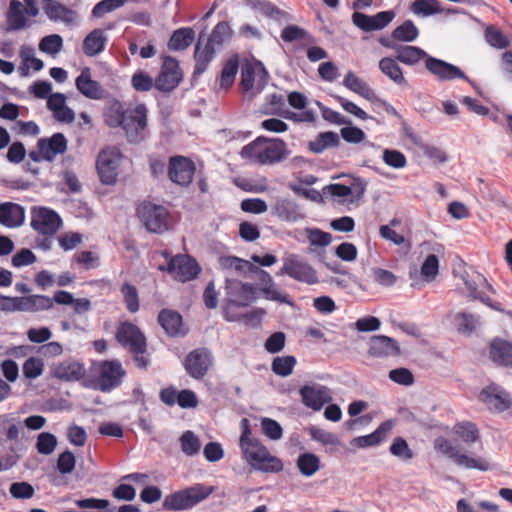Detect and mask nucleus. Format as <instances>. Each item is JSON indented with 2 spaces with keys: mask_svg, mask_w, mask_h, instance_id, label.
I'll return each mask as SVG.
<instances>
[{
  "mask_svg": "<svg viewBox=\"0 0 512 512\" xmlns=\"http://www.w3.org/2000/svg\"><path fill=\"white\" fill-rule=\"evenodd\" d=\"M280 275H287L290 278L313 285L319 282L316 270L296 254H289L283 259V266L279 271Z\"/></svg>",
  "mask_w": 512,
  "mask_h": 512,
  "instance_id": "10",
  "label": "nucleus"
},
{
  "mask_svg": "<svg viewBox=\"0 0 512 512\" xmlns=\"http://www.w3.org/2000/svg\"><path fill=\"white\" fill-rule=\"evenodd\" d=\"M158 322L168 335H185L186 328L179 313L164 309L159 313Z\"/></svg>",
  "mask_w": 512,
  "mask_h": 512,
  "instance_id": "34",
  "label": "nucleus"
},
{
  "mask_svg": "<svg viewBox=\"0 0 512 512\" xmlns=\"http://www.w3.org/2000/svg\"><path fill=\"white\" fill-rule=\"evenodd\" d=\"M454 323L460 332L471 333L479 325V319L472 314L458 313L454 317Z\"/></svg>",
  "mask_w": 512,
  "mask_h": 512,
  "instance_id": "57",
  "label": "nucleus"
},
{
  "mask_svg": "<svg viewBox=\"0 0 512 512\" xmlns=\"http://www.w3.org/2000/svg\"><path fill=\"white\" fill-rule=\"evenodd\" d=\"M213 364V356L206 348L191 351L185 359V369L194 379L203 378Z\"/></svg>",
  "mask_w": 512,
  "mask_h": 512,
  "instance_id": "16",
  "label": "nucleus"
},
{
  "mask_svg": "<svg viewBox=\"0 0 512 512\" xmlns=\"http://www.w3.org/2000/svg\"><path fill=\"white\" fill-rule=\"evenodd\" d=\"M39 8L34 0H11L7 12V29L18 31L29 25L26 16L36 17Z\"/></svg>",
  "mask_w": 512,
  "mask_h": 512,
  "instance_id": "11",
  "label": "nucleus"
},
{
  "mask_svg": "<svg viewBox=\"0 0 512 512\" xmlns=\"http://www.w3.org/2000/svg\"><path fill=\"white\" fill-rule=\"evenodd\" d=\"M106 42L104 31L94 29L83 40V52L89 57L96 56L104 50Z\"/></svg>",
  "mask_w": 512,
  "mask_h": 512,
  "instance_id": "35",
  "label": "nucleus"
},
{
  "mask_svg": "<svg viewBox=\"0 0 512 512\" xmlns=\"http://www.w3.org/2000/svg\"><path fill=\"white\" fill-rule=\"evenodd\" d=\"M137 212L141 223L149 232L163 233L169 229L170 214L165 207L153 203H142Z\"/></svg>",
  "mask_w": 512,
  "mask_h": 512,
  "instance_id": "9",
  "label": "nucleus"
},
{
  "mask_svg": "<svg viewBox=\"0 0 512 512\" xmlns=\"http://www.w3.org/2000/svg\"><path fill=\"white\" fill-rule=\"evenodd\" d=\"M163 506L166 509L172 511H181L191 508L183 490L166 496L163 502Z\"/></svg>",
  "mask_w": 512,
  "mask_h": 512,
  "instance_id": "53",
  "label": "nucleus"
},
{
  "mask_svg": "<svg viewBox=\"0 0 512 512\" xmlns=\"http://www.w3.org/2000/svg\"><path fill=\"white\" fill-rule=\"evenodd\" d=\"M479 400L499 412L508 410L512 406L510 395L496 384L483 388L479 394Z\"/></svg>",
  "mask_w": 512,
  "mask_h": 512,
  "instance_id": "23",
  "label": "nucleus"
},
{
  "mask_svg": "<svg viewBox=\"0 0 512 512\" xmlns=\"http://www.w3.org/2000/svg\"><path fill=\"white\" fill-rule=\"evenodd\" d=\"M57 446L56 437L49 432H42L37 436L36 449L42 455H50Z\"/></svg>",
  "mask_w": 512,
  "mask_h": 512,
  "instance_id": "60",
  "label": "nucleus"
},
{
  "mask_svg": "<svg viewBox=\"0 0 512 512\" xmlns=\"http://www.w3.org/2000/svg\"><path fill=\"white\" fill-rule=\"evenodd\" d=\"M118 342L130 352L139 354L146 350V339L137 326L122 323L116 333Z\"/></svg>",
  "mask_w": 512,
  "mask_h": 512,
  "instance_id": "14",
  "label": "nucleus"
},
{
  "mask_svg": "<svg viewBox=\"0 0 512 512\" xmlns=\"http://www.w3.org/2000/svg\"><path fill=\"white\" fill-rule=\"evenodd\" d=\"M271 210L273 215L286 222H296L304 217L300 206L286 197H277Z\"/></svg>",
  "mask_w": 512,
  "mask_h": 512,
  "instance_id": "26",
  "label": "nucleus"
},
{
  "mask_svg": "<svg viewBox=\"0 0 512 512\" xmlns=\"http://www.w3.org/2000/svg\"><path fill=\"white\" fill-rule=\"evenodd\" d=\"M25 221L24 208L16 203L5 202L0 204V224L8 228L21 226Z\"/></svg>",
  "mask_w": 512,
  "mask_h": 512,
  "instance_id": "31",
  "label": "nucleus"
},
{
  "mask_svg": "<svg viewBox=\"0 0 512 512\" xmlns=\"http://www.w3.org/2000/svg\"><path fill=\"white\" fill-rule=\"evenodd\" d=\"M19 56L22 60V64L19 67V71L22 76H28L30 69L40 71L44 66L43 61L35 56V49L33 46H21Z\"/></svg>",
  "mask_w": 512,
  "mask_h": 512,
  "instance_id": "36",
  "label": "nucleus"
},
{
  "mask_svg": "<svg viewBox=\"0 0 512 512\" xmlns=\"http://www.w3.org/2000/svg\"><path fill=\"white\" fill-rule=\"evenodd\" d=\"M490 359L499 366L512 367V343L501 339H493L489 346Z\"/></svg>",
  "mask_w": 512,
  "mask_h": 512,
  "instance_id": "32",
  "label": "nucleus"
},
{
  "mask_svg": "<svg viewBox=\"0 0 512 512\" xmlns=\"http://www.w3.org/2000/svg\"><path fill=\"white\" fill-rule=\"evenodd\" d=\"M37 147L46 161H52L66 151L67 140L62 133H55L50 138L39 139Z\"/></svg>",
  "mask_w": 512,
  "mask_h": 512,
  "instance_id": "30",
  "label": "nucleus"
},
{
  "mask_svg": "<svg viewBox=\"0 0 512 512\" xmlns=\"http://www.w3.org/2000/svg\"><path fill=\"white\" fill-rule=\"evenodd\" d=\"M297 468L305 477H311L320 469V459L313 453H303L297 459Z\"/></svg>",
  "mask_w": 512,
  "mask_h": 512,
  "instance_id": "45",
  "label": "nucleus"
},
{
  "mask_svg": "<svg viewBox=\"0 0 512 512\" xmlns=\"http://www.w3.org/2000/svg\"><path fill=\"white\" fill-rule=\"evenodd\" d=\"M366 185L360 181L353 182L350 186L342 184H331L325 187L327 191L336 199V201L343 205H349L358 202L364 195Z\"/></svg>",
  "mask_w": 512,
  "mask_h": 512,
  "instance_id": "17",
  "label": "nucleus"
},
{
  "mask_svg": "<svg viewBox=\"0 0 512 512\" xmlns=\"http://www.w3.org/2000/svg\"><path fill=\"white\" fill-rule=\"evenodd\" d=\"M343 84L346 88L367 100L372 101L376 98L375 92L369 87V85L351 71L347 72L345 75Z\"/></svg>",
  "mask_w": 512,
  "mask_h": 512,
  "instance_id": "37",
  "label": "nucleus"
},
{
  "mask_svg": "<svg viewBox=\"0 0 512 512\" xmlns=\"http://www.w3.org/2000/svg\"><path fill=\"white\" fill-rule=\"evenodd\" d=\"M181 450L188 456L197 454L200 450V441L192 431H186L180 437Z\"/></svg>",
  "mask_w": 512,
  "mask_h": 512,
  "instance_id": "58",
  "label": "nucleus"
},
{
  "mask_svg": "<svg viewBox=\"0 0 512 512\" xmlns=\"http://www.w3.org/2000/svg\"><path fill=\"white\" fill-rule=\"evenodd\" d=\"M425 68L439 81L468 80L465 73L459 67L432 56L427 57Z\"/></svg>",
  "mask_w": 512,
  "mask_h": 512,
  "instance_id": "18",
  "label": "nucleus"
},
{
  "mask_svg": "<svg viewBox=\"0 0 512 512\" xmlns=\"http://www.w3.org/2000/svg\"><path fill=\"white\" fill-rule=\"evenodd\" d=\"M131 85L138 92H147L155 85V79L143 70H137L131 77Z\"/></svg>",
  "mask_w": 512,
  "mask_h": 512,
  "instance_id": "54",
  "label": "nucleus"
},
{
  "mask_svg": "<svg viewBox=\"0 0 512 512\" xmlns=\"http://www.w3.org/2000/svg\"><path fill=\"white\" fill-rule=\"evenodd\" d=\"M66 100L63 93H53L47 99V108L58 122L72 123L75 120V113L67 106Z\"/></svg>",
  "mask_w": 512,
  "mask_h": 512,
  "instance_id": "29",
  "label": "nucleus"
},
{
  "mask_svg": "<svg viewBox=\"0 0 512 512\" xmlns=\"http://www.w3.org/2000/svg\"><path fill=\"white\" fill-rule=\"evenodd\" d=\"M121 155L116 148L104 149L97 159V170L100 179L105 184H113L118 176Z\"/></svg>",
  "mask_w": 512,
  "mask_h": 512,
  "instance_id": "13",
  "label": "nucleus"
},
{
  "mask_svg": "<svg viewBox=\"0 0 512 512\" xmlns=\"http://www.w3.org/2000/svg\"><path fill=\"white\" fill-rule=\"evenodd\" d=\"M121 293L127 309L132 313L137 312L139 310V298L136 287L129 283H124L121 287Z\"/></svg>",
  "mask_w": 512,
  "mask_h": 512,
  "instance_id": "62",
  "label": "nucleus"
},
{
  "mask_svg": "<svg viewBox=\"0 0 512 512\" xmlns=\"http://www.w3.org/2000/svg\"><path fill=\"white\" fill-rule=\"evenodd\" d=\"M91 374V387L109 392L122 383L126 371L118 360H102L92 364Z\"/></svg>",
  "mask_w": 512,
  "mask_h": 512,
  "instance_id": "6",
  "label": "nucleus"
},
{
  "mask_svg": "<svg viewBox=\"0 0 512 512\" xmlns=\"http://www.w3.org/2000/svg\"><path fill=\"white\" fill-rule=\"evenodd\" d=\"M434 448L437 452L450 458L453 463L459 467L479 471H488L491 469V464L487 458L461 452L444 437H438L434 440Z\"/></svg>",
  "mask_w": 512,
  "mask_h": 512,
  "instance_id": "7",
  "label": "nucleus"
},
{
  "mask_svg": "<svg viewBox=\"0 0 512 512\" xmlns=\"http://www.w3.org/2000/svg\"><path fill=\"white\" fill-rule=\"evenodd\" d=\"M168 271L176 280L186 282L194 279L200 269L196 261L191 257L178 255L170 261Z\"/></svg>",
  "mask_w": 512,
  "mask_h": 512,
  "instance_id": "21",
  "label": "nucleus"
},
{
  "mask_svg": "<svg viewBox=\"0 0 512 512\" xmlns=\"http://www.w3.org/2000/svg\"><path fill=\"white\" fill-rule=\"evenodd\" d=\"M311 438L324 446L337 447L340 441L335 434L321 428L312 427L310 429Z\"/></svg>",
  "mask_w": 512,
  "mask_h": 512,
  "instance_id": "64",
  "label": "nucleus"
},
{
  "mask_svg": "<svg viewBox=\"0 0 512 512\" xmlns=\"http://www.w3.org/2000/svg\"><path fill=\"white\" fill-rule=\"evenodd\" d=\"M345 125L346 126L342 127L340 130V136L345 142L349 144H360L366 140L367 136L362 129L352 126L351 124Z\"/></svg>",
  "mask_w": 512,
  "mask_h": 512,
  "instance_id": "59",
  "label": "nucleus"
},
{
  "mask_svg": "<svg viewBox=\"0 0 512 512\" xmlns=\"http://www.w3.org/2000/svg\"><path fill=\"white\" fill-rule=\"evenodd\" d=\"M379 69L390 80L398 85L406 84L402 69L397 61L390 57H384L379 61Z\"/></svg>",
  "mask_w": 512,
  "mask_h": 512,
  "instance_id": "42",
  "label": "nucleus"
},
{
  "mask_svg": "<svg viewBox=\"0 0 512 512\" xmlns=\"http://www.w3.org/2000/svg\"><path fill=\"white\" fill-rule=\"evenodd\" d=\"M269 74L264 65L257 60H247L241 68L240 87L243 93L253 98L267 85Z\"/></svg>",
  "mask_w": 512,
  "mask_h": 512,
  "instance_id": "8",
  "label": "nucleus"
},
{
  "mask_svg": "<svg viewBox=\"0 0 512 512\" xmlns=\"http://www.w3.org/2000/svg\"><path fill=\"white\" fill-rule=\"evenodd\" d=\"M85 373L84 365L74 360H66L51 366L52 377L64 381L80 380L84 377Z\"/></svg>",
  "mask_w": 512,
  "mask_h": 512,
  "instance_id": "28",
  "label": "nucleus"
},
{
  "mask_svg": "<svg viewBox=\"0 0 512 512\" xmlns=\"http://www.w3.org/2000/svg\"><path fill=\"white\" fill-rule=\"evenodd\" d=\"M382 160L386 165L395 169H402L407 165L405 155L398 150L385 149L382 154Z\"/></svg>",
  "mask_w": 512,
  "mask_h": 512,
  "instance_id": "63",
  "label": "nucleus"
},
{
  "mask_svg": "<svg viewBox=\"0 0 512 512\" xmlns=\"http://www.w3.org/2000/svg\"><path fill=\"white\" fill-rule=\"evenodd\" d=\"M215 54V47L208 43L202 44L201 39L195 47L194 57L196 60L195 70L196 74H202L208 67L210 61L213 59Z\"/></svg>",
  "mask_w": 512,
  "mask_h": 512,
  "instance_id": "38",
  "label": "nucleus"
},
{
  "mask_svg": "<svg viewBox=\"0 0 512 512\" xmlns=\"http://www.w3.org/2000/svg\"><path fill=\"white\" fill-rule=\"evenodd\" d=\"M399 347L396 341L388 336H373L369 343V354L374 357H388L397 355Z\"/></svg>",
  "mask_w": 512,
  "mask_h": 512,
  "instance_id": "33",
  "label": "nucleus"
},
{
  "mask_svg": "<svg viewBox=\"0 0 512 512\" xmlns=\"http://www.w3.org/2000/svg\"><path fill=\"white\" fill-rule=\"evenodd\" d=\"M419 248L421 250V254L427 252V256L420 269L415 265L409 269L411 287L417 289H420L426 283H430L435 280L439 273V259L437 254L442 252V246L436 243L432 244L424 242Z\"/></svg>",
  "mask_w": 512,
  "mask_h": 512,
  "instance_id": "5",
  "label": "nucleus"
},
{
  "mask_svg": "<svg viewBox=\"0 0 512 512\" xmlns=\"http://www.w3.org/2000/svg\"><path fill=\"white\" fill-rule=\"evenodd\" d=\"M340 145V138L336 132L327 131L320 133L315 141L311 142V150L316 153H321L327 148L338 147Z\"/></svg>",
  "mask_w": 512,
  "mask_h": 512,
  "instance_id": "47",
  "label": "nucleus"
},
{
  "mask_svg": "<svg viewBox=\"0 0 512 512\" xmlns=\"http://www.w3.org/2000/svg\"><path fill=\"white\" fill-rule=\"evenodd\" d=\"M43 10L51 21L62 22L67 25L77 23V13L55 0H43Z\"/></svg>",
  "mask_w": 512,
  "mask_h": 512,
  "instance_id": "27",
  "label": "nucleus"
},
{
  "mask_svg": "<svg viewBox=\"0 0 512 512\" xmlns=\"http://www.w3.org/2000/svg\"><path fill=\"white\" fill-rule=\"evenodd\" d=\"M32 229L43 236H52L62 225V219L57 212L52 209L36 206L31 209Z\"/></svg>",
  "mask_w": 512,
  "mask_h": 512,
  "instance_id": "12",
  "label": "nucleus"
},
{
  "mask_svg": "<svg viewBox=\"0 0 512 512\" xmlns=\"http://www.w3.org/2000/svg\"><path fill=\"white\" fill-rule=\"evenodd\" d=\"M409 10L420 17H429L442 12L438 0H415L411 3Z\"/></svg>",
  "mask_w": 512,
  "mask_h": 512,
  "instance_id": "44",
  "label": "nucleus"
},
{
  "mask_svg": "<svg viewBox=\"0 0 512 512\" xmlns=\"http://www.w3.org/2000/svg\"><path fill=\"white\" fill-rule=\"evenodd\" d=\"M257 298V288L254 285L228 279L222 304L224 318L229 322L240 321L241 314L237 309L249 306Z\"/></svg>",
  "mask_w": 512,
  "mask_h": 512,
  "instance_id": "4",
  "label": "nucleus"
},
{
  "mask_svg": "<svg viewBox=\"0 0 512 512\" xmlns=\"http://www.w3.org/2000/svg\"><path fill=\"white\" fill-rule=\"evenodd\" d=\"M463 280H464V283H465V286H466L469 296H471L473 298H480L482 302H484L486 305L490 306L491 308H493L497 311H502V309L499 306L492 304L488 298H483L478 293V288L486 283L485 278L481 274H479L477 272H473L471 275L467 274L466 277H463Z\"/></svg>",
  "mask_w": 512,
  "mask_h": 512,
  "instance_id": "40",
  "label": "nucleus"
},
{
  "mask_svg": "<svg viewBox=\"0 0 512 512\" xmlns=\"http://www.w3.org/2000/svg\"><path fill=\"white\" fill-rule=\"evenodd\" d=\"M238 68H239V62H238L237 57L230 58L229 60L226 61V63L224 64V66L222 68L221 76H220V86L222 88L227 89L232 86V84L234 83L236 74L238 72Z\"/></svg>",
  "mask_w": 512,
  "mask_h": 512,
  "instance_id": "50",
  "label": "nucleus"
},
{
  "mask_svg": "<svg viewBox=\"0 0 512 512\" xmlns=\"http://www.w3.org/2000/svg\"><path fill=\"white\" fill-rule=\"evenodd\" d=\"M296 365V359L293 356H278L272 362V371L281 377L290 375Z\"/></svg>",
  "mask_w": 512,
  "mask_h": 512,
  "instance_id": "52",
  "label": "nucleus"
},
{
  "mask_svg": "<svg viewBox=\"0 0 512 512\" xmlns=\"http://www.w3.org/2000/svg\"><path fill=\"white\" fill-rule=\"evenodd\" d=\"M44 367V361L41 358L31 356L23 363L22 372L25 378L33 380L43 374Z\"/></svg>",
  "mask_w": 512,
  "mask_h": 512,
  "instance_id": "51",
  "label": "nucleus"
},
{
  "mask_svg": "<svg viewBox=\"0 0 512 512\" xmlns=\"http://www.w3.org/2000/svg\"><path fill=\"white\" fill-rule=\"evenodd\" d=\"M453 432L464 443H474L479 440V431L474 423L462 422L454 426Z\"/></svg>",
  "mask_w": 512,
  "mask_h": 512,
  "instance_id": "49",
  "label": "nucleus"
},
{
  "mask_svg": "<svg viewBox=\"0 0 512 512\" xmlns=\"http://www.w3.org/2000/svg\"><path fill=\"white\" fill-rule=\"evenodd\" d=\"M418 35L419 30L411 20H406L392 32V37L395 40L402 42H412L418 37Z\"/></svg>",
  "mask_w": 512,
  "mask_h": 512,
  "instance_id": "48",
  "label": "nucleus"
},
{
  "mask_svg": "<svg viewBox=\"0 0 512 512\" xmlns=\"http://www.w3.org/2000/svg\"><path fill=\"white\" fill-rule=\"evenodd\" d=\"M300 395L304 405L315 411L332 401L330 389L322 385L303 386Z\"/></svg>",
  "mask_w": 512,
  "mask_h": 512,
  "instance_id": "24",
  "label": "nucleus"
},
{
  "mask_svg": "<svg viewBox=\"0 0 512 512\" xmlns=\"http://www.w3.org/2000/svg\"><path fill=\"white\" fill-rule=\"evenodd\" d=\"M195 37L192 28H179L175 30L168 42V48L173 51H181L188 48Z\"/></svg>",
  "mask_w": 512,
  "mask_h": 512,
  "instance_id": "39",
  "label": "nucleus"
},
{
  "mask_svg": "<svg viewBox=\"0 0 512 512\" xmlns=\"http://www.w3.org/2000/svg\"><path fill=\"white\" fill-rule=\"evenodd\" d=\"M485 39L490 46L497 49L506 48L510 44L508 37L494 26L485 29Z\"/></svg>",
  "mask_w": 512,
  "mask_h": 512,
  "instance_id": "56",
  "label": "nucleus"
},
{
  "mask_svg": "<svg viewBox=\"0 0 512 512\" xmlns=\"http://www.w3.org/2000/svg\"><path fill=\"white\" fill-rule=\"evenodd\" d=\"M247 6L268 17L277 18L280 10L267 0H245Z\"/></svg>",
  "mask_w": 512,
  "mask_h": 512,
  "instance_id": "61",
  "label": "nucleus"
},
{
  "mask_svg": "<svg viewBox=\"0 0 512 512\" xmlns=\"http://www.w3.org/2000/svg\"><path fill=\"white\" fill-rule=\"evenodd\" d=\"M183 491L186 495L190 507L192 508L193 506L209 497L214 492V487L203 484H196L194 486L183 489Z\"/></svg>",
  "mask_w": 512,
  "mask_h": 512,
  "instance_id": "46",
  "label": "nucleus"
},
{
  "mask_svg": "<svg viewBox=\"0 0 512 512\" xmlns=\"http://www.w3.org/2000/svg\"><path fill=\"white\" fill-rule=\"evenodd\" d=\"M76 89L84 97L91 100H101L106 95L104 87L92 78L90 68L85 67L75 79Z\"/></svg>",
  "mask_w": 512,
  "mask_h": 512,
  "instance_id": "22",
  "label": "nucleus"
},
{
  "mask_svg": "<svg viewBox=\"0 0 512 512\" xmlns=\"http://www.w3.org/2000/svg\"><path fill=\"white\" fill-rule=\"evenodd\" d=\"M240 155L254 164L273 165L284 160L288 155V150L286 143L281 139L258 137L245 145Z\"/></svg>",
  "mask_w": 512,
  "mask_h": 512,
  "instance_id": "3",
  "label": "nucleus"
},
{
  "mask_svg": "<svg viewBox=\"0 0 512 512\" xmlns=\"http://www.w3.org/2000/svg\"><path fill=\"white\" fill-rule=\"evenodd\" d=\"M220 266L225 270H233L241 275H245L247 272L258 271V267L253 265L247 260L238 258L236 256H224L219 259Z\"/></svg>",
  "mask_w": 512,
  "mask_h": 512,
  "instance_id": "43",
  "label": "nucleus"
},
{
  "mask_svg": "<svg viewBox=\"0 0 512 512\" xmlns=\"http://www.w3.org/2000/svg\"><path fill=\"white\" fill-rule=\"evenodd\" d=\"M104 118L110 127L121 126L130 142L137 143L145 136L147 108L144 104L124 110L118 100H112L104 111Z\"/></svg>",
  "mask_w": 512,
  "mask_h": 512,
  "instance_id": "2",
  "label": "nucleus"
},
{
  "mask_svg": "<svg viewBox=\"0 0 512 512\" xmlns=\"http://www.w3.org/2000/svg\"><path fill=\"white\" fill-rule=\"evenodd\" d=\"M63 47V39L58 34H51L43 37L39 42V50L50 54H58Z\"/></svg>",
  "mask_w": 512,
  "mask_h": 512,
  "instance_id": "55",
  "label": "nucleus"
},
{
  "mask_svg": "<svg viewBox=\"0 0 512 512\" xmlns=\"http://www.w3.org/2000/svg\"><path fill=\"white\" fill-rule=\"evenodd\" d=\"M430 57L423 49L416 46H403L397 50L396 60L405 65H415L421 60L426 61Z\"/></svg>",
  "mask_w": 512,
  "mask_h": 512,
  "instance_id": "41",
  "label": "nucleus"
},
{
  "mask_svg": "<svg viewBox=\"0 0 512 512\" xmlns=\"http://www.w3.org/2000/svg\"><path fill=\"white\" fill-rule=\"evenodd\" d=\"M255 273L258 275L259 279L257 292L260 291L266 300L291 304L288 296L278 288L272 276L267 271L258 268V271H255Z\"/></svg>",
  "mask_w": 512,
  "mask_h": 512,
  "instance_id": "25",
  "label": "nucleus"
},
{
  "mask_svg": "<svg viewBox=\"0 0 512 512\" xmlns=\"http://www.w3.org/2000/svg\"><path fill=\"white\" fill-rule=\"evenodd\" d=\"M396 14L394 11H382L373 16L361 12H354L352 15L353 24L362 31L369 32L381 30L393 21Z\"/></svg>",
  "mask_w": 512,
  "mask_h": 512,
  "instance_id": "19",
  "label": "nucleus"
},
{
  "mask_svg": "<svg viewBox=\"0 0 512 512\" xmlns=\"http://www.w3.org/2000/svg\"><path fill=\"white\" fill-rule=\"evenodd\" d=\"M182 80V72L176 59L165 57L160 73L155 79V87L163 92L176 88Z\"/></svg>",
  "mask_w": 512,
  "mask_h": 512,
  "instance_id": "15",
  "label": "nucleus"
},
{
  "mask_svg": "<svg viewBox=\"0 0 512 512\" xmlns=\"http://www.w3.org/2000/svg\"><path fill=\"white\" fill-rule=\"evenodd\" d=\"M195 173L194 163L183 156H175L170 159L168 175L172 182L187 186L191 183Z\"/></svg>",
  "mask_w": 512,
  "mask_h": 512,
  "instance_id": "20",
  "label": "nucleus"
},
{
  "mask_svg": "<svg viewBox=\"0 0 512 512\" xmlns=\"http://www.w3.org/2000/svg\"><path fill=\"white\" fill-rule=\"evenodd\" d=\"M240 428L239 447L242 459L247 465L262 473L281 472L284 468L282 460L273 455L264 443L253 435L250 421L247 418L241 420Z\"/></svg>",
  "mask_w": 512,
  "mask_h": 512,
  "instance_id": "1",
  "label": "nucleus"
}]
</instances>
